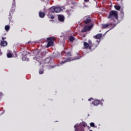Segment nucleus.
Here are the masks:
<instances>
[{
    "mask_svg": "<svg viewBox=\"0 0 131 131\" xmlns=\"http://www.w3.org/2000/svg\"><path fill=\"white\" fill-rule=\"evenodd\" d=\"M23 60H24V57L23 58Z\"/></svg>",
    "mask_w": 131,
    "mask_h": 131,
    "instance_id": "33",
    "label": "nucleus"
},
{
    "mask_svg": "<svg viewBox=\"0 0 131 131\" xmlns=\"http://www.w3.org/2000/svg\"><path fill=\"white\" fill-rule=\"evenodd\" d=\"M80 58H81V56L79 54L77 53L73 59H71V57H67L66 58V60H62L61 61V64H65L67 62H70L71 61H73V60H78V59H80Z\"/></svg>",
    "mask_w": 131,
    "mask_h": 131,
    "instance_id": "2",
    "label": "nucleus"
},
{
    "mask_svg": "<svg viewBox=\"0 0 131 131\" xmlns=\"http://www.w3.org/2000/svg\"><path fill=\"white\" fill-rule=\"evenodd\" d=\"M92 100H94V98H91L89 99L88 101H91Z\"/></svg>",
    "mask_w": 131,
    "mask_h": 131,
    "instance_id": "29",
    "label": "nucleus"
},
{
    "mask_svg": "<svg viewBox=\"0 0 131 131\" xmlns=\"http://www.w3.org/2000/svg\"><path fill=\"white\" fill-rule=\"evenodd\" d=\"M39 16L40 18H44L45 16V12L40 11L39 12Z\"/></svg>",
    "mask_w": 131,
    "mask_h": 131,
    "instance_id": "17",
    "label": "nucleus"
},
{
    "mask_svg": "<svg viewBox=\"0 0 131 131\" xmlns=\"http://www.w3.org/2000/svg\"><path fill=\"white\" fill-rule=\"evenodd\" d=\"M1 45L2 47H7L8 46V42L5 40L1 41Z\"/></svg>",
    "mask_w": 131,
    "mask_h": 131,
    "instance_id": "15",
    "label": "nucleus"
},
{
    "mask_svg": "<svg viewBox=\"0 0 131 131\" xmlns=\"http://www.w3.org/2000/svg\"><path fill=\"white\" fill-rule=\"evenodd\" d=\"M65 18L63 15H58V19L60 22H64Z\"/></svg>",
    "mask_w": 131,
    "mask_h": 131,
    "instance_id": "16",
    "label": "nucleus"
},
{
    "mask_svg": "<svg viewBox=\"0 0 131 131\" xmlns=\"http://www.w3.org/2000/svg\"><path fill=\"white\" fill-rule=\"evenodd\" d=\"M92 104L94 105V106H98L99 104H100V101L99 100H95L93 102H92Z\"/></svg>",
    "mask_w": 131,
    "mask_h": 131,
    "instance_id": "14",
    "label": "nucleus"
},
{
    "mask_svg": "<svg viewBox=\"0 0 131 131\" xmlns=\"http://www.w3.org/2000/svg\"><path fill=\"white\" fill-rule=\"evenodd\" d=\"M44 70L43 68L39 69V74H43Z\"/></svg>",
    "mask_w": 131,
    "mask_h": 131,
    "instance_id": "19",
    "label": "nucleus"
},
{
    "mask_svg": "<svg viewBox=\"0 0 131 131\" xmlns=\"http://www.w3.org/2000/svg\"><path fill=\"white\" fill-rule=\"evenodd\" d=\"M90 131H93V130H90Z\"/></svg>",
    "mask_w": 131,
    "mask_h": 131,
    "instance_id": "34",
    "label": "nucleus"
},
{
    "mask_svg": "<svg viewBox=\"0 0 131 131\" xmlns=\"http://www.w3.org/2000/svg\"><path fill=\"white\" fill-rule=\"evenodd\" d=\"M98 43H93L92 45L90 46L89 50L90 51H91V52H93V51L96 50L97 48H98Z\"/></svg>",
    "mask_w": 131,
    "mask_h": 131,
    "instance_id": "6",
    "label": "nucleus"
},
{
    "mask_svg": "<svg viewBox=\"0 0 131 131\" xmlns=\"http://www.w3.org/2000/svg\"><path fill=\"white\" fill-rule=\"evenodd\" d=\"M84 19V24H89V23H91V22H92V17L90 16H86L85 17Z\"/></svg>",
    "mask_w": 131,
    "mask_h": 131,
    "instance_id": "8",
    "label": "nucleus"
},
{
    "mask_svg": "<svg viewBox=\"0 0 131 131\" xmlns=\"http://www.w3.org/2000/svg\"><path fill=\"white\" fill-rule=\"evenodd\" d=\"M84 2L85 3H89L90 2V0H84Z\"/></svg>",
    "mask_w": 131,
    "mask_h": 131,
    "instance_id": "28",
    "label": "nucleus"
},
{
    "mask_svg": "<svg viewBox=\"0 0 131 131\" xmlns=\"http://www.w3.org/2000/svg\"><path fill=\"white\" fill-rule=\"evenodd\" d=\"M49 13H55V7H52L49 9Z\"/></svg>",
    "mask_w": 131,
    "mask_h": 131,
    "instance_id": "18",
    "label": "nucleus"
},
{
    "mask_svg": "<svg viewBox=\"0 0 131 131\" xmlns=\"http://www.w3.org/2000/svg\"><path fill=\"white\" fill-rule=\"evenodd\" d=\"M13 2L12 3V8L13 9H12V10H11L9 12V14H10V16H11V15H12V14H13V13H14V12L15 11V9H15L16 8V0H13Z\"/></svg>",
    "mask_w": 131,
    "mask_h": 131,
    "instance_id": "7",
    "label": "nucleus"
},
{
    "mask_svg": "<svg viewBox=\"0 0 131 131\" xmlns=\"http://www.w3.org/2000/svg\"><path fill=\"white\" fill-rule=\"evenodd\" d=\"M55 41V37H50L47 38L48 43L46 48H50V47L54 46V41Z\"/></svg>",
    "mask_w": 131,
    "mask_h": 131,
    "instance_id": "4",
    "label": "nucleus"
},
{
    "mask_svg": "<svg viewBox=\"0 0 131 131\" xmlns=\"http://www.w3.org/2000/svg\"><path fill=\"white\" fill-rule=\"evenodd\" d=\"M61 7H55V13H60L61 11Z\"/></svg>",
    "mask_w": 131,
    "mask_h": 131,
    "instance_id": "13",
    "label": "nucleus"
},
{
    "mask_svg": "<svg viewBox=\"0 0 131 131\" xmlns=\"http://www.w3.org/2000/svg\"><path fill=\"white\" fill-rule=\"evenodd\" d=\"M94 26L93 24H91L90 26H86L84 27L83 30H81V32H86V31H90L92 29V27Z\"/></svg>",
    "mask_w": 131,
    "mask_h": 131,
    "instance_id": "5",
    "label": "nucleus"
},
{
    "mask_svg": "<svg viewBox=\"0 0 131 131\" xmlns=\"http://www.w3.org/2000/svg\"><path fill=\"white\" fill-rule=\"evenodd\" d=\"M117 1H119V0H117Z\"/></svg>",
    "mask_w": 131,
    "mask_h": 131,
    "instance_id": "35",
    "label": "nucleus"
},
{
    "mask_svg": "<svg viewBox=\"0 0 131 131\" xmlns=\"http://www.w3.org/2000/svg\"><path fill=\"white\" fill-rule=\"evenodd\" d=\"M7 38L5 37H2V39L3 40H4V39H6Z\"/></svg>",
    "mask_w": 131,
    "mask_h": 131,
    "instance_id": "30",
    "label": "nucleus"
},
{
    "mask_svg": "<svg viewBox=\"0 0 131 131\" xmlns=\"http://www.w3.org/2000/svg\"><path fill=\"white\" fill-rule=\"evenodd\" d=\"M95 39H101L102 38V34H98L95 36H93Z\"/></svg>",
    "mask_w": 131,
    "mask_h": 131,
    "instance_id": "12",
    "label": "nucleus"
},
{
    "mask_svg": "<svg viewBox=\"0 0 131 131\" xmlns=\"http://www.w3.org/2000/svg\"><path fill=\"white\" fill-rule=\"evenodd\" d=\"M57 66H59V65H55V66H50V68L51 69L55 68V67H57Z\"/></svg>",
    "mask_w": 131,
    "mask_h": 131,
    "instance_id": "27",
    "label": "nucleus"
},
{
    "mask_svg": "<svg viewBox=\"0 0 131 131\" xmlns=\"http://www.w3.org/2000/svg\"><path fill=\"white\" fill-rule=\"evenodd\" d=\"M88 43L90 46H92L93 45V42H92V40H88Z\"/></svg>",
    "mask_w": 131,
    "mask_h": 131,
    "instance_id": "23",
    "label": "nucleus"
},
{
    "mask_svg": "<svg viewBox=\"0 0 131 131\" xmlns=\"http://www.w3.org/2000/svg\"><path fill=\"white\" fill-rule=\"evenodd\" d=\"M90 126H91L92 127H95V123L91 122L90 123Z\"/></svg>",
    "mask_w": 131,
    "mask_h": 131,
    "instance_id": "25",
    "label": "nucleus"
},
{
    "mask_svg": "<svg viewBox=\"0 0 131 131\" xmlns=\"http://www.w3.org/2000/svg\"><path fill=\"white\" fill-rule=\"evenodd\" d=\"M86 126V123L77 124L74 126L75 131H84V128Z\"/></svg>",
    "mask_w": 131,
    "mask_h": 131,
    "instance_id": "3",
    "label": "nucleus"
},
{
    "mask_svg": "<svg viewBox=\"0 0 131 131\" xmlns=\"http://www.w3.org/2000/svg\"><path fill=\"white\" fill-rule=\"evenodd\" d=\"M34 59H36V57H34Z\"/></svg>",
    "mask_w": 131,
    "mask_h": 131,
    "instance_id": "31",
    "label": "nucleus"
},
{
    "mask_svg": "<svg viewBox=\"0 0 131 131\" xmlns=\"http://www.w3.org/2000/svg\"><path fill=\"white\" fill-rule=\"evenodd\" d=\"M101 101H102L103 102H104V100H103V99H102V100H101Z\"/></svg>",
    "mask_w": 131,
    "mask_h": 131,
    "instance_id": "32",
    "label": "nucleus"
},
{
    "mask_svg": "<svg viewBox=\"0 0 131 131\" xmlns=\"http://www.w3.org/2000/svg\"><path fill=\"white\" fill-rule=\"evenodd\" d=\"M47 16L49 19H52V20H53V19H55V16L51 12H49L47 14Z\"/></svg>",
    "mask_w": 131,
    "mask_h": 131,
    "instance_id": "10",
    "label": "nucleus"
},
{
    "mask_svg": "<svg viewBox=\"0 0 131 131\" xmlns=\"http://www.w3.org/2000/svg\"><path fill=\"white\" fill-rule=\"evenodd\" d=\"M7 57L8 58H12V54L11 53L7 54Z\"/></svg>",
    "mask_w": 131,
    "mask_h": 131,
    "instance_id": "24",
    "label": "nucleus"
},
{
    "mask_svg": "<svg viewBox=\"0 0 131 131\" xmlns=\"http://www.w3.org/2000/svg\"><path fill=\"white\" fill-rule=\"evenodd\" d=\"M5 29L6 31H9L10 30V26L9 25L5 26Z\"/></svg>",
    "mask_w": 131,
    "mask_h": 131,
    "instance_id": "20",
    "label": "nucleus"
},
{
    "mask_svg": "<svg viewBox=\"0 0 131 131\" xmlns=\"http://www.w3.org/2000/svg\"><path fill=\"white\" fill-rule=\"evenodd\" d=\"M83 49L84 50H90V46L89 45V43L86 42H83Z\"/></svg>",
    "mask_w": 131,
    "mask_h": 131,
    "instance_id": "9",
    "label": "nucleus"
},
{
    "mask_svg": "<svg viewBox=\"0 0 131 131\" xmlns=\"http://www.w3.org/2000/svg\"><path fill=\"white\" fill-rule=\"evenodd\" d=\"M107 18L112 21L113 27L111 28L110 29H113L118 24V12L115 10H112L110 12Z\"/></svg>",
    "mask_w": 131,
    "mask_h": 131,
    "instance_id": "1",
    "label": "nucleus"
},
{
    "mask_svg": "<svg viewBox=\"0 0 131 131\" xmlns=\"http://www.w3.org/2000/svg\"><path fill=\"white\" fill-rule=\"evenodd\" d=\"M114 8L116 10H117V11H119V10H120V6L118 5H115Z\"/></svg>",
    "mask_w": 131,
    "mask_h": 131,
    "instance_id": "21",
    "label": "nucleus"
},
{
    "mask_svg": "<svg viewBox=\"0 0 131 131\" xmlns=\"http://www.w3.org/2000/svg\"><path fill=\"white\" fill-rule=\"evenodd\" d=\"M67 56H68V57H71V53L70 52H68L67 53Z\"/></svg>",
    "mask_w": 131,
    "mask_h": 131,
    "instance_id": "26",
    "label": "nucleus"
},
{
    "mask_svg": "<svg viewBox=\"0 0 131 131\" xmlns=\"http://www.w3.org/2000/svg\"><path fill=\"white\" fill-rule=\"evenodd\" d=\"M69 40L70 41H73V40H74V37L73 36L70 37Z\"/></svg>",
    "mask_w": 131,
    "mask_h": 131,
    "instance_id": "22",
    "label": "nucleus"
},
{
    "mask_svg": "<svg viewBox=\"0 0 131 131\" xmlns=\"http://www.w3.org/2000/svg\"><path fill=\"white\" fill-rule=\"evenodd\" d=\"M113 27V23H111L110 24H103L102 25V28H107V27H108V26H112Z\"/></svg>",
    "mask_w": 131,
    "mask_h": 131,
    "instance_id": "11",
    "label": "nucleus"
}]
</instances>
